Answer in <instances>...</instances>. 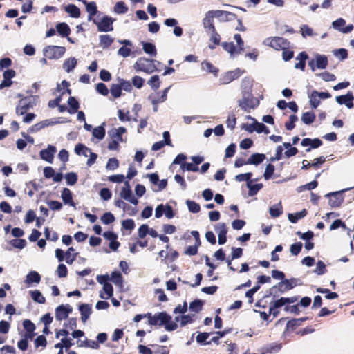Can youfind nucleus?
<instances>
[{
  "mask_svg": "<svg viewBox=\"0 0 354 354\" xmlns=\"http://www.w3.org/2000/svg\"><path fill=\"white\" fill-rule=\"evenodd\" d=\"M155 62L156 61L153 59L140 57L134 64L133 67L137 72L142 71L147 74H151L157 71Z\"/></svg>",
  "mask_w": 354,
  "mask_h": 354,
  "instance_id": "1",
  "label": "nucleus"
},
{
  "mask_svg": "<svg viewBox=\"0 0 354 354\" xmlns=\"http://www.w3.org/2000/svg\"><path fill=\"white\" fill-rule=\"evenodd\" d=\"M263 44L277 50H285L289 46L287 39L281 37H268L263 40Z\"/></svg>",
  "mask_w": 354,
  "mask_h": 354,
  "instance_id": "2",
  "label": "nucleus"
},
{
  "mask_svg": "<svg viewBox=\"0 0 354 354\" xmlns=\"http://www.w3.org/2000/svg\"><path fill=\"white\" fill-rule=\"evenodd\" d=\"M36 100L37 97L35 96L21 99L16 107V113L20 115H24L36 104Z\"/></svg>",
  "mask_w": 354,
  "mask_h": 354,
  "instance_id": "3",
  "label": "nucleus"
},
{
  "mask_svg": "<svg viewBox=\"0 0 354 354\" xmlns=\"http://www.w3.org/2000/svg\"><path fill=\"white\" fill-rule=\"evenodd\" d=\"M115 21L108 16H104L100 19H93V22L97 27L99 32H111L113 30V23Z\"/></svg>",
  "mask_w": 354,
  "mask_h": 354,
  "instance_id": "4",
  "label": "nucleus"
},
{
  "mask_svg": "<svg viewBox=\"0 0 354 354\" xmlns=\"http://www.w3.org/2000/svg\"><path fill=\"white\" fill-rule=\"evenodd\" d=\"M44 55L50 59H58L61 58L66 52L65 47L57 46H48L44 48Z\"/></svg>",
  "mask_w": 354,
  "mask_h": 354,
  "instance_id": "5",
  "label": "nucleus"
},
{
  "mask_svg": "<svg viewBox=\"0 0 354 354\" xmlns=\"http://www.w3.org/2000/svg\"><path fill=\"white\" fill-rule=\"evenodd\" d=\"M239 107L249 112L250 109H255L258 104L259 101L257 98L253 97L250 94H244L242 98L238 102Z\"/></svg>",
  "mask_w": 354,
  "mask_h": 354,
  "instance_id": "6",
  "label": "nucleus"
},
{
  "mask_svg": "<svg viewBox=\"0 0 354 354\" xmlns=\"http://www.w3.org/2000/svg\"><path fill=\"white\" fill-rule=\"evenodd\" d=\"M347 189H343L342 191L330 192L325 195V197L329 199V205L331 207H338L344 202V197L342 193L346 192Z\"/></svg>",
  "mask_w": 354,
  "mask_h": 354,
  "instance_id": "7",
  "label": "nucleus"
},
{
  "mask_svg": "<svg viewBox=\"0 0 354 354\" xmlns=\"http://www.w3.org/2000/svg\"><path fill=\"white\" fill-rule=\"evenodd\" d=\"M121 198L136 205L138 199L133 196L129 181H125L120 194Z\"/></svg>",
  "mask_w": 354,
  "mask_h": 354,
  "instance_id": "8",
  "label": "nucleus"
},
{
  "mask_svg": "<svg viewBox=\"0 0 354 354\" xmlns=\"http://www.w3.org/2000/svg\"><path fill=\"white\" fill-rule=\"evenodd\" d=\"M241 75L240 69L236 68L234 71H230L223 73L219 78L220 84H227L233 80L239 78Z\"/></svg>",
  "mask_w": 354,
  "mask_h": 354,
  "instance_id": "9",
  "label": "nucleus"
},
{
  "mask_svg": "<svg viewBox=\"0 0 354 354\" xmlns=\"http://www.w3.org/2000/svg\"><path fill=\"white\" fill-rule=\"evenodd\" d=\"M73 310L72 307L68 305H60L56 308L55 318L57 320L61 321L68 317L69 313Z\"/></svg>",
  "mask_w": 354,
  "mask_h": 354,
  "instance_id": "10",
  "label": "nucleus"
},
{
  "mask_svg": "<svg viewBox=\"0 0 354 354\" xmlns=\"http://www.w3.org/2000/svg\"><path fill=\"white\" fill-rule=\"evenodd\" d=\"M56 151V147L53 145H49L46 149L40 151V158L49 163H53L54 155Z\"/></svg>",
  "mask_w": 354,
  "mask_h": 354,
  "instance_id": "11",
  "label": "nucleus"
},
{
  "mask_svg": "<svg viewBox=\"0 0 354 354\" xmlns=\"http://www.w3.org/2000/svg\"><path fill=\"white\" fill-rule=\"evenodd\" d=\"M215 231L218 234V243L223 245L226 242V234L227 228L224 223H219L215 227Z\"/></svg>",
  "mask_w": 354,
  "mask_h": 354,
  "instance_id": "12",
  "label": "nucleus"
},
{
  "mask_svg": "<svg viewBox=\"0 0 354 354\" xmlns=\"http://www.w3.org/2000/svg\"><path fill=\"white\" fill-rule=\"evenodd\" d=\"M354 96L351 92H348L346 95L336 97V101L339 104H345L348 109L353 107Z\"/></svg>",
  "mask_w": 354,
  "mask_h": 354,
  "instance_id": "13",
  "label": "nucleus"
},
{
  "mask_svg": "<svg viewBox=\"0 0 354 354\" xmlns=\"http://www.w3.org/2000/svg\"><path fill=\"white\" fill-rule=\"evenodd\" d=\"M214 17L212 15L211 12L207 11L205 14V17L203 19V25L205 29H206L207 32L208 31H214L215 27L213 24Z\"/></svg>",
  "mask_w": 354,
  "mask_h": 354,
  "instance_id": "14",
  "label": "nucleus"
},
{
  "mask_svg": "<svg viewBox=\"0 0 354 354\" xmlns=\"http://www.w3.org/2000/svg\"><path fill=\"white\" fill-rule=\"evenodd\" d=\"M301 144L303 147L310 146V147L306 149V150L307 152H309L310 151L311 148L316 149L320 147L322 145V142L319 138H315L313 140L310 138H304L302 140Z\"/></svg>",
  "mask_w": 354,
  "mask_h": 354,
  "instance_id": "15",
  "label": "nucleus"
},
{
  "mask_svg": "<svg viewBox=\"0 0 354 354\" xmlns=\"http://www.w3.org/2000/svg\"><path fill=\"white\" fill-rule=\"evenodd\" d=\"M84 3L86 6V10L88 12V20L93 21L94 19L93 17L97 13V5L94 1H84Z\"/></svg>",
  "mask_w": 354,
  "mask_h": 354,
  "instance_id": "16",
  "label": "nucleus"
},
{
  "mask_svg": "<svg viewBox=\"0 0 354 354\" xmlns=\"http://www.w3.org/2000/svg\"><path fill=\"white\" fill-rule=\"evenodd\" d=\"M79 310L81 314V319L85 323L91 314V306L88 304H82L79 306Z\"/></svg>",
  "mask_w": 354,
  "mask_h": 354,
  "instance_id": "17",
  "label": "nucleus"
},
{
  "mask_svg": "<svg viewBox=\"0 0 354 354\" xmlns=\"http://www.w3.org/2000/svg\"><path fill=\"white\" fill-rule=\"evenodd\" d=\"M297 297H281L279 299H277L273 302H271L270 304L274 306V307L276 308H280L285 304H292L297 301Z\"/></svg>",
  "mask_w": 354,
  "mask_h": 354,
  "instance_id": "18",
  "label": "nucleus"
},
{
  "mask_svg": "<svg viewBox=\"0 0 354 354\" xmlns=\"http://www.w3.org/2000/svg\"><path fill=\"white\" fill-rule=\"evenodd\" d=\"M266 158V155L263 153H254L246 161L248 165H257L261 163Z\"/></svg>",
  "mask_w": 354,
  "mask_h": 354,
  "instance_id": "19",
  "label": "nucleus"
},
{
  "mask_svg": "<svg viewBox=\"0 0 354 354\" xmlns=\"http://www.w3.org/2000/svg\"><path fill=\"white\" fill-rule=\"evenodd\" d=\"M77 63V60L75 57H70L64 60L62 68L66 72L70 73L75 68Z\"/></svg>",
  "mask_w": 354,
  "mask_h": 354,
  "instance_id": "20",
  "label": "nucleus"
},
{
  "mask_svg": "<svg viewBox=\"0 0 354 354\" xmlns=\"http://www.w3.org/2000/svg\"><path fill=\"white\" fill-rule=\"evenodd\" d=\"M62 198L65 204L75 207V203L73 201L72 193L68 188H64L62 192Z\"/></svg>",
  "mask_w": 354,
  "mask_h": 354,
  "instance_id": "21",
  "label": "nucleus"
},
{
  "mask_svg": "<svg viewBox=\"0 0 354 354\" xmlns=\"http://www.w3.org/2000/svg\"><path fill=\"white\" fill-rule=\"evenodd\" d=\"M100 46L102 48H109L114 41V39L109 35H100Z\"/></svg>",
  "mask_w": 354,
  "mask_h": 354,
  "instance_id": "22",
  "label": "nucleus"
},
{
  "mask_svg": "<svg viewBox=\"0 0 354 354\" xmlns=\"http://www.w3.org/2000/svg\"><path fill=\"white\" fill-rule=\"evenodd\" d=\"M64 10L73 18H78L80 16V10L74 4L68 5Z\"/></svg>",
  "mask_w": 354,
  "mask_h": 354,
  "instance_id": "23",
  "label": "nucleus"
},
{
  "mask_svg": "<svg viewBox=\"0 0 354 354\" xmlns=\"http://www.w3.org/2000/svg\"><path fill=\"white\" fill-rule=\"evenodd\" d=\"M41 280L39 274L36 271H31L26 275L25 283L30 284L32 283H39Z\"/></svg>",
  "mask_w": 354,
  "mask_h": 354,
  "instance_id": "24",
  "label": "nucleus"
},
{
  "mask_svg": "<svg viewBox=\"0 0 354 354\" xmlns=\"http://www.w3.org/2000/svg\"><path fill=\"white\" fill-rule=\"evenodd\" d=\"M56 28L59 34L63 37H68L71 32L68 25L64 22L59 23L56 26Z\"/></svg>",
  "mask_w": 354,
  "mask_h": 354,
  "instance_id": "25",
  "label": "nucleus"
},
{
  "mask_svg": "<svg viewBox=\"0 0 354 354\" xmlns=\"http://www.w3.org/2000/svg\"><path fill=\"white\" fill-rule=\"evenodd\" d=\"M266 129V126L263 123L254 121L253 124H250L247 130L249 132L256 131L257 133H262Z\"/></svg>",
  "mask_w": 354,
  "mask_h": 354,
  "instance_id": "26",
  "label": "nucleus"
},
{
  "mask_svg": "<svg viewBox=\"0 0 354 354\" xmlns=\"http://www.w3.org/2000/svg\"><path fill=\"white\" fill-rule=\"evenodd\" d=\"M252 183L253 180H250V182L247 183V187L249 189L248 195L250 196H254L263 187L261 183L253 184Z\"/></svg>",
  "mask_w": 354,
  "mask_h": 354,
  "instance_id": "27",
  "label": "nucleus"
},
{
  "mask_svg": "<svg viewBox=\"0 0 354 354\" xmlns=\"http://www.w3.org/2000/svg\"><path fill=\"white\" fill-rule=\"evenodd\" d=\"M170 88H171V86L166 88L162 91V95L160 97H158V98L153 97L151 95H150L149 97V99L151 100V102L153 104V105H156L158 103L165 102L167 100V93H168L169 90L170 89Z\"/></svg>",
  "mask_w": 354,
  "mask_h": 354,
  "instance_id": "28",
  "label": "nucleus"
},
{
  "mask_svg": "<svg viewBox=\"0 0 354 354\" xmlns=\"http://www.w3.org/2000/svg\"><path fill=\"white\" fill-rule=\"evenodd\" d=\"M142 48L145 53L152 56H156L157 54L156 48L154 44L150 42H142Z\"/></svg>",
  "mask_w": 354,
  "mask_h": 354,
  "instance_id": "29",
  "label": "nucleus"
},
{
  "mask_svg": "<svg viewBox=\"0 0 354 354\" xmlns=\"http://www.w3.org/2000/svg\"><path fill=\"white\" fill-rule=\"evenodd\" d=\"M307 214V211L304 209L299 212H297L295 214H288V220L292 223H296L299 219L303 218Z\"/></svg>",
  "mask_w": 354,
  "mask_h": 354,
  "instance_id": "30",
  "label": "nucleus"
},
{
  "mask_svg": "<svg viewBox=\"0 0 354 354\" xmlns=\"http://www.w3.org/2000/svg\"><path fill=\"white\" fill-rule=\"evenodd\" d=\"M283 212L282 205L281 203L274 204L270 207L269 213L272 217H279Z\"/></svg>",
  "mask_w": 354,
  "mask_h": 354,
  "instance_id": "31",
  "label": "nucleus"
},
{
  "mask_svg": "<svg viewBox=\"0 0 354 354\" xmlns=\"http://www.w3.org/2000/svg\"><path fill=\"white\" fill-rule=\"evenodd\" d=\"M308 97L311 107L316 109L320 104V100L318 97V91H313L310 94H309Z\"/></svg>",
  "mask_w": 354,
  "mask_h": 354,
  "instance_id": "32",
  "label": "nucleus"
},
{
  "mask_svg": "<svg viewBox=\"0 0 354 354\" xmlns=\"http://www.w3.org/2000/svg\"><path fill=\"white\" fill-rule=\"evenodd\" d=\"M32 299L38 304H44L46 301L45 297L42 295L41 292L38 290H32L30 292Z\"/></svg>",
  "mask_w": 354,
  "mask_h": 354,
  "instance_id": "33",
  "label": "nucleus"
},
{
  "mask_svg": "<svg viewBox=\"0 0 354 354\" xmlns=\"http://www.w3.org/2000/svg\"><path fill=\"white\" fill-rule=\"evenodd\" d=\"M90 151L91 149L89 148L81 143L76 145L75 147V152L77 155H82L85 157H88Z\"/></svg>",
  "mask_w": 354,
  "mask_h": 354,
  "instance_id": "34",
  "label": "nucleus"
},
{
  "mask_svg": "<svg viewBox=\"0 0 354 354\" xmlns=\"http://www.w3.org/2000/svg\"><path fill=\"white\" fill-rule=\"evenodd\" d=\"M315 62L317 68L324 69L328 64V59L326 56L318 55L316 56Z\"/></svg>",
  "mask_w": 354,
  "mask_h": 354,
  "instance_id": "35",
  "label": "nucleus"
},
{
  "mask_svg": "<svg viewBox=\"0 0 354 354\" xmlns=\"http://www.w3.org/2000/svg\"><path fill=\"white\" fill-rule=\"evenodd\" d=\"M147 84L150 86L153 90L156 91L160 86L159 76L157 75L151 76V78L147 81Z\"/></svg>",
  "mask_w": 354,
  "mask_h": 354,
  "instance_id": "36",
  "label": "nucleus"
},
{
  "mask_svg": "<svg viewBox=\"0 0 354 354\" xmlns=\"http://www.w3.org/2000/svg\"><path fill=\"white\" fill-rule=\"evenodd\" d=\"M201 67L203 70L209 73H213L215 76L217 75L218 69L214 67L210 62L205 61L201 63Z\"/></svg>",
  "mask_w": 354,
  "mask_h": 354,
  "instance_id": "37",
  "label": "nucleus"
},
{
  "mask_svg": "<svg viewBox=\"0 0 354 354\" xmlns=\"http://www.w3.org/2000/svg\"><path fill=\"white\" fill-rule=\"evenodd\" d=\"M93 136L100 140L105 136V129L102 126H98L93 129Z\"/></svg>",
  "mask_w": 354,
  "mask_h": 354,
  "instance_id": "38",
  "label": "nucleus"
},
{
  "mask_svg": "<svg viewBox=\"0 0 354 354\" xmlns=\"http://www.w3.org/2000/svg\"><path fill=\"white\" fill-rule=\"evenodd\" d=\"M103 290L105 294H106V297H105L102 292L100 293V297L102 298V299H109L110 297H111L113 295V286L111 283H107V284H104V286H103Z\"/></svg>",
  "mask_w": 354,
  "mask_h": 354,
  "instance_id": "39",
  "label": "nucleus"
},
{
  "mask_svg": "<svg viewBox=\"0 0 354 354\" xmlns=\"http://www.w3.org/2000/svg\"><path fill=\"white\" fill-rule=\"evenodd\" d=\"M79 346L80 347H87L93 349H98L99 344L97 342L94 340H88L86 339L84 341H80Z\"/></svg>",
  "mask_w": 354,
  "mask_h": 354,
  "instance_id": "40",
  "label": "nucleus"
},
{
  "mask_svg": "<svg viewBox=\"0 0 354 354\" xmlns=\"http://www.w3.org/2000/svg\"><path fill=\"white\" fill-rule=\"evenodd\" d=\"M315 115L313 112H306L301 115V120L306 124H310L314 122Z\"/></svg>",
  "mask_w": 354,
  "mask_h": 354,
  "instance_id": "41",
  "label": "nucleus"
},
{
  "mask_svg": "<svg viewBox=\"0 0 354 354\" xmlns=\"http://www.w3.org/2000/svg\"><path fill=\"white\" fill-rule=\"evenodd\" d=\"M113 10L117 14H125L128 11V7L123 1H118L115 3Z\"/></svg>",
  "mask_w": 354,
  "mask_h": 354,
  "instance_id": "42",
  "label": "nucleus"
},
{
  "mask_svg": "<svg viewBox=\"0 0 354 354\" xmlns=\"http://www.w3.org/2000/svg\"><path fill=\"white\" fill-rule=\"evenodd\" d=\"M111 280L115 286H121L122 284V277L119 272L115 271L112 272Z\"/></svg>",
  "mask_w": 354,
  "mask_h": 354,
  "instance_id": "43",
  "label": "nucleus"
},
{
  "mask_svg": "<svg viewBox=\"0 0 354 354\" xmlns=\"http://www.w3.org/2000/svg\"><path fill=\"white\" fill-rule=\"evenodd\" d=\"M68 104L70 106L71 109L68 110V112L71 114H73L77 111L79 108V102L76 100V99L73 97H70L68 100Z\"/></svg>",
  "mask_w": 354,
  "mask_h": 354,
  "instance_id": "44",
  "label": "nucleus"
},
{
  "mask_svg": "<svg viewBox=\"0 0 354 354\" xmlns=\"http://www.w3.org/2000/svg\"><path fill=\"white\" fill-rule=\"evenodd\" d=\"M203 304V303L201 300L196 299L190 303L189 307V310L194 313H198L202 308Z\"/></svg>",
  "mask_w": 354,
  "mask_h": 354,
  "instance_id": "45",
  "label": "nucleus"
},
{
  "mask_svg": "<svg viewBox=\"0 0 354 354\" xmlns=\"http://www.w3.org/2000/svg\"><path fill=\"white\" fill-rule=\"evenodd\" d=\"M210 333H201L196 336V341L198 343L201 344H207L209 345L211 344V342H207L206 340L209 337Z\"/></svg>",
  "mask_w": 354,
  "mask_h": 354,
  "instance_id": "46",
  "label": "nucleus"
},
{
  "mask_svg": "<svg viewBox=\"0 0 354 354\" xmlns=\"http://www.w3.org/2000/svg\"><path fill=\"white\" fill-rule=\"evenodd\" d=\"M301 34L303 37H306L307 36L312 37L314 35H317L313 30V29L307 25H303L301 27Z\"/></svg>",
  "mask_w": 354,
  "mask_h": 354,
  "instance_id": "47",
  "label": "nucleus"
},
{
  "mask_svg": "<svg viewBox=\"0 0 354 354\" xmlns=\"http://www.w3.org/2000/svg\"><path fill=\"white\" fill-rule=\"evenodd\" d=\"M65 178L67 185L72 186L76 183L77 180V176L74 172H70L66 174Z\"/></svg>",
  "mask_w": 354,
  "mask_h": 354,
  "instance_id": "48",
  "label": "nucleus"
},
{
  "mask_svg": "<svg viewBox=\"0 0 354 354\" xmlns=\"http://www.w3.org/2000/svg\"><path fill=\"white\" fill-rule=\"evenodd\" d=\"M102 222L105 225H109L115 221V216L111 212H106L101 216Z\"/></svg>",
  "mask_w": 354,
  "mask_h": 354,
  "instance_id": "49",
  "label": "nucleus"
},
{
  "mask_svg": "<svg viewBox=\"0 0 354 354\" xmlns=\"http://www.w3.org/2000/svg\"><path fill=\"white\" fill-rule=\"evenodd\" d=\"M186 204L189 210L193 213H198L200 211V205L194 201L187 200Z\"/></svg>",
  "mask_w": 354,
  "mask_h": 354,
  "instance_id": "50",
  "label": "nucleus"
},
{
  "mask_svg": "<svg viewBox=\"0 0 354 354\" xmlns=\"http://www.w3.org/2000/svg\"><path fill=\"white\" fill-rule=\"evenodd\" d=\"M126 131V129L124 127H119L118 129L114 130L111 133V138H114L118 140L122 141V135Z\"/></svg>",
  "mask_w": 354,
  "mask_h": 354,
  "instance_id": "51",
  "label": "nucleus"
},
{
  "mask_svg": "<svg viewBox=\"0 0 354 354\" xmlns=\"http://www.w3.org/2000/svg\"><path fill=\"white\" fill-rule=\"evenodd\" d=\"M274 170H275V167L273 165H272V164L267 165V166L266 167L265 172L263 174L264 178L266 180L270 179L272 177V174H274Z\"/></svg>",
  "mask_w": 354,
  "mask_h": 354,
  "instance_id": "52",
  "label": "nucleus"
},
{
  "mask_svg": "<svg viewBox=\"0 0 354 354\" xmlns=\"http://www.w3.org/2000/svg\"><path fill=\"white\" fill-rule=\"evenodd\" d=\"M74 250H75L73 248H72V247L69 248L65 254L66 262L68 264H72L75 259L77 254H71V252H73Z\"/></svg>",
  "mask_w": 354,
  "mask_h": 354,
  "instance_id": "53",
  "label": "nucleus"
},
{
  "mask_svg": "<svg viewBox=\"0 0 354 354\" xmlns=\"http://www.w3.org/2000/svg\"><path fill=\"white\" fill-rule=\"evenodd\" d=\"M131 54H132V51L129 47L122 46L118 50V55L124 58L131 55Z\"/></svg>",
  "mask_w": 354,
  "mask_h": 354,
  "instance_id": "54",
  "label": "nucleus"
},
{
  "mask_svg": "<svg viewBox=\"0 0 354 354\" xmlns=\"http://www.w3.org/2000/svg\"><path fill=\"white\" fill-rule=\"evenodd\" d=\"M118 160L115 158H111L109 159L106 165V168L109 170H115L118 167Z\"/></svg>",
  "mask_w": 354,
  "mask_h": 354,
  "instance_id": "55",
  "label": "nucleus"
},
{
  "mask_svg": "<svg viewBox=\"0 0 354 354\" xmlns=\"http://www.w3.org/2000/svg\"><path fill=\"white\" fill-rule=\"evenodd\" d=\"M252 174L251 172H248V173H245V174H241L236 175L235 176V179L238 182L246 181L248 183V182H250V180H251L250 178L252 176Z\"/></svg>",
  "mask_w": 354,
  "mask_h": 354,
  "instance_id": "56",
  "label": "nucleus"
},
{
  "mask_svg": "<svg viewBox=\"0 0 354 354\" xmlns=\"http://www.w3.org/2000/svg\"><path fill=\"white\" fill-rule=\"evenodd\" d=\"M169 319H171V316L165 312L159 313V317L158 319V325L162 326L165 325V323L167 322Z\"/></svg>",
  "mask_w": 354,
  "mask_h": 354,
  "instance_id": "57",
  "label": "nucleus"
},
{
  "mask_svg": "<svg viewBox=\"0 0 354 354\" xmlns=\"http://www.w3.org/2000/svg\"><path fill=\"white\" fill-rule=\"evenodd\" d=\"M277 287L280 292H284L286 291H288L289 290H291V288L289 287V280L285 279L282 281L279 282L277 285Z\"/></svg>",
  "mask_w": 354,
  "mask_h": 354,
  "instance_id": "58",
  "label": "nucleus"
},
{
  "mask_svg": "<svg viewBox=\"0 0 354 354\" xmlns=\"http://www.w3.org/2000/svg\"><path fill=\"white\" fill-rule=\"evenodd\" d=\"M111 94L115 97H119L121 95V86L119 84H113L110 89Z\"/></svg>",
  "mask_w": 354,
  "mask_h": 354,
  "instance_id": "59",
  "label": "nucleus"
},
{
  "mask_svg": "<svg viewBox=\"0 0 354 354\" xmlns=\"http://www.w3.org/2000/svg\"><path fill=\"white\" fill-rule=\"evenodd\" d=\"M298 120L297 116L295 115H292L290 116V120L289 122H286L285 124V127L287 130H292L295 128V122Z\"/></svg>",
  "mask_w": 354,
  "mask_h": 354,
  "instance_id": "60",
  "label": "nucleus"
},
{
  "mask_svg": "<svg viewBox=\"0 0 354 354\" xmlns=\"http://www.w3.org/2000/svg\"><path fill=\"white\" fill-rule=\"evenodd\" d=\"M236 151V145L232 143L230 144L225 149V158H232L234 156Z\"/></svg>",
  "mask_w": 354,
  "mask_h": 354,
  "instance_id": "61",
  "label": "nucleus"
},
{
  "mask_svg": "<svg viewBox=\"0 0 354 354\" xmlns=\"http://www.w3.org/2000/svg\"><path fill=\"white\" fill-rule=\"evenodd\" d=\"M100 197L104 201H109L111 196V192L108 188H102L100 192Z\"/></svg>",
  "mask_w": 354,
  "mask_h": 354,
  "instance_id": "62",
  "label": "nucleus"
},
{
  "mask_svg": "<svg viewBox=\"0 0 354 354\" xmlns=\"http://www.w3.org/2000/svg\"><path fill=\"white\" fill-rule=\"evenodd\" d=\"M144 79L140 76H134L132 79L133 85L137 88H141L144 84Z\"/></svg>",
  "mask_w": 354,
  "mask_h": 354,
  "instance_id": "63",
  "label": "nucleus"
},
{
  "mask_svg": "<svg viewBox=\"0 0 354 354\" xmlns=\"http://www.w3.org/2000/svg\"><path fill=\"white\" fill-rule=\"evenodd\" d=\"M345 24L346 21L344 19L339 18L332 23V26L334 29L340 31V30L342 28V27L344 26Z\"/></svg>",
  "mask_w": 354,
  "mask_h": 354,
  "instance_id": "64",
  "label": "nucleus"
}]
</instances>
